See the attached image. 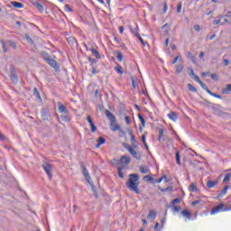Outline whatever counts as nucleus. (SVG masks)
<instances>
[{
	"label": "nucleus",
	"mask_w": 231,
	"mask_h": 231,
	"mask_svg": "<svg viewBox=\"0 0 231 231\" xmlns=\"http://www.w3.org/2000/svg\"><path fill=\"white\" fill-rule=\"evenodd\" d=\"M140 185V176L138 174H130L129 180L126 182V187L133 190L135 194H140V189H138V186Z\"/></svg>",
	"instance_id": "obj_1"
},
{
	"label": "nucleus",
	"mask_w": 231,
	"mask_h": 231,
	"mask_svg": "<svg viewBox=\"0 0 231 231\" xmlns=\"http://www.w3.org/2000/svg\"><path fill=\"white\" fill-rule=\"evenodd\" d=\"M42 59L45 60V62H47V64H49V66H51V68H54V69H59V64L55 60H53V58H51V56H50V54L48 53L43 54Z\"/></svg>",
	"instance_id": "obj_2"
},
{
	"label": "nucleus",
	"mask_w": 231,
	"mask_h": 231,
	"mask_svg": "<svg viewBox=\"0 0 231 231\" xmlns=\"http://www.w3.org/2000/svg\"><path fill=\"white\" fill-rule=\"evenodd\" d=\"M219 212H226L225 203H220L217 206L214 207L211 209L210 214L211 216H216V214H219Z\"/></svg>",
	"instance_id": "obj_3"
},
{
	"label": "nucleus",
	"mask_w": 231,
	"mask_h": 231,
	"mask_svg": "<svg viewBox=\"0 0 231 231\" xmlns=\"http://www.w3.org/2000/svg\"><path fill=\"white\" fill-rule=\"evenodd\" d=\"M120 163L127 165L128 163H131V158L127 156H122L121 161L116 159L112 161V165H120Z\"/></svg>",
	"instance_id": "obj_4"
},
{
	"label": "nucleus",
	"mask_w": 231,
	"mask_h": 231,
	"mask_svg": "<svg viewBox=\"0 0 231 231\" xmlns=\"http://www.w3.org/2000/svg\"><path fill=\"white\" fill-rule=\"evenodd\" d=\"M43 171L46 172L48 178L50 180H51L52 175H51V171H53V167L51 166V164L45 162L42 165Z\"/></svg>",
	"instance_id": "obj_5"
},
{
	"label": "nucleus",
	"mask_w": 231,
	"mask_h": 231,
	"mask_svg": "<svg viewBox=\"0 0 231 231\" xmlns=\"http://www.w3.org/2000/svg\"><path fill=\"white\" fill-rule=\"evenodd\" d=\"M127 151L133 155L134 158H135V160H141L142 157L138 154L133 146H128Z\"/></svg>",
	"instance_id": "obj_6"
},
{
	"label": "nucleus",
	"mask_w": 231,
	"mask_h": 231,
	"mask_svg": "<svg viewBox=\"0 0 231 231\" xmlns=\"http://www.w3.org/2000/svg\"><path fill=\"white\" fill-rule=\"evenodd\" d=\"M81 169H82V172H83V175H84L85 179L87 180V181H88V183H90V181H91V176H89V171H88V169L86 168V165L81 164Z\"/></svg>",
	"instance_id": "obj_7"
},
{
	"label": "nucleus",
	"mask_w": 231,
	"mask_h": 231,
	"mask_svg": "<svg viewBox=\"0 0 231 231\" xmlns=\"http://www.w3.org/2000/svg\"><path fill=\"white\" fill-rule=\"evenodd\" d=\"M57 106H58L59 112L61 113V115H68L69 113L66 106L62 105V103L58 102Z\"/></svg>",
	"instance_id": "obj_8"
},
{
	"label": "nucleus",
	"mask_w": 231,
	"mask_h": 231,
	"mask_svg": "<svg viewBox=\"0 0 231 231\" xmlns=\"http://www.w3.org/2000/svg\"><path fill=\"white\" fill-rule=\"evenodd\" d=\"M105 115L106 118H108V120L111 122V124H115V122H116V117L115 115L111 114L109 110H106Z\"/></svg>",
	"instance_id": "obj_9"
},
{
	"label": "nucleus",
	"mask_w": 231,
	"mask_h": 231,
	"mask_svg": "<svg viewBox=\"0 0 231 231\" xmlns=\"http://www.w3.org/2000/svg\"><path fill=\"white\" fill-rule=\"evenodd\" d=\"M180 215L186 218V220L188 219V221H190V217H192V214L190 213V211H189V209H184L180 212Z\"/></svg>",
	"instance_id": "obj_10"
},
{
	"label": "nucleus",
	"mask_w": 231,
	"mask_h": 231,
	"mask_svg": "<svg viewBox=\"0 0 231 231\" xmlns=\"http://www.w3.org/2000/svg\"><path fill=\"white\" fill-rule=\"evenodd\" d=\"M147 217H148V219H151L152 221H154V219H156V211H154L152 209H150Z\"/></svg>",
	"instance_id": "obj_11"
},
{
	"label": "nucleus",
	"mask_w": 231,
	"mask_h": 231,
	"mask_svg": "<svg viewBox=\"0 0 231 231\" xmlns=\"http://www.w3.org/2000/svg\"><path fill=\"white\" fill-rule=\"evenodd\" d=\"M129 28L134 35L136 37V33H138V25L134 23V25H129Z\"/></svg>",
	"instance_id": "obj_12"
},
{
	"label": "nucleus",
	"mask_w": 231,
	"mask_h": 231,
	"mask_svg": "<svg viewBox=\"0 0 231 231\" xmlns=\"http://www.w3.org/2000/svg\"><path fill=\"white\" fill-rule=\"evenodd\" d=\"M61 122H70L71 121V116L68 114H62L60 116Z\"/></svg>",
	"instance_id": "obj_13"
},
{
	"label": "nucleus",
	"mask_w": 231,
	"mask_h": 231,
	"mask_svg": "<svg viewBox=\"0 0 231 231\" xmlns=\"http://www.w3.org/2000/svg\"><path fill=\"white\" fill-rule=\"evenodd\" d=\"M168 118H170V120H172V122H176V120H178V115L175 114V112H171L170 114H168Z\"/></svg>",
	"instance_id": "obj_14"
},
{
	"label": "nucleus",
	"mask_w": 231,
	"mask_h": 231,
	"mask_svg": "<svg viewBox=\"0 0 231 231\" xmlns=\"http://www.w3.org/2000/svg\"><path fill=\"white\" fill-rule=\"evenodd\" d=\"M110 129L111 131H120L121 127H120V125H116L115 123H111L110 125Z\"/></svg>",
	"instance_id": "obj_15"
},
{
	"label": "nucleus",
	"mask_w": 231,
	"mask_h": 231,
	"mask_svg": "<svg viewBox=\"0 0 231 231\" xmlns=\"http://www.w3.org/2000/svg\"><path fill=\"white\" fill-rule=\"evenodd\" d=\"M231 91V84H227L225 88H223L222 93L224 95H228Z\"/></svg>",
	"instance_id": "obj_16"
},
{
	"label": "nucleus",
	"mask_w": 231,
	"mask_h": 231,
	"mask_svg": "<svg viewBox=\"0 0 231 231\" xmlns=\"http://www.w3.org/2000/svg\"><path fill=\"white\" fill-rule=\"evenodd\" d=\"M139 171L141 174H147L149 172V168L147 166H140Z\"/></svg>",
	"instance_id": "obj_17"
},
{
	"label": "nucleus",
	"mask_w": 231,
	"mask_h": 231,
	"mask_svg": "<svg viewBox=\"0 0 231 231\" xmlns=\"http://www.w3.org/2000/svg\"><path fill=\"white\" fill-rule=\"evenodd\" d=\"M175 160L177 162V165H179V167H180L181 166V159L180 157V152H176Z\"/></svg>",
	"instance_id": "obj_18"
},
{
	"label": "nucleus",
	"mask_w": 231,
	"mask_h": 231,
	"mask_svg": "<svg viewBox=\"0 0 231 231\" xmlns=\"http://www.w3.org/2000/svg\"><path fill=\"white\" fill-rule=\"evenodd\" d=\"M189 192H197V191H198V187H196V184L191 183V184L189 186Z\"/></svg>",
	"instance_id": "obj_19"
},
{
	"label": "nucleus",
	"mask_w": 231,
	"mask_h": 231,
	"mask_svg": "<svg viewBox=\"0 0 231 231\" xmlns=\"http://www.w3.org/2000/svg\"><path fill=\"white\" fill-rule=\"evenodd\" d=\"M216 181L213 180H208L207 182V187L208 189H214V187H216Z\"/></svg>",
	"instance_id": "obj_20"
},
{
	"label": "nucleus",
	"mask_w": 231,
	"mask_h": 231,
	"mask_svg": "<svg viewBox=\"0 0 231 231\" xmlns=\"http://www.w3.org/2000/svg\"><path fill=\"white\" fill-rule=\"evenodd\" d=\"M104 143H106V139L104 137H99L97 139V147H99L101 145H104Z\"/></svg>",
	"instance_id": "obj_21"
},
{
	"label": "nucleus",
	"mask_w": 231,
	"mask_h": 231,
	"mask_svg": "<svg viewBox=\"0 0 231 231\" xmlns=\"http://www.w3.org/2000/svg\"><path fill=\"white\" fill-rule=\"evenodd\" d=\"M165 181V183H169V180L167 179L166 175H163L162 178L158 179L155 183H162V181Z\"/></svg>",
	"instance_id": "obj_22"
},
{
	"label": "nucleus",
	"mask_w": 231,
	"mask_h": 231,
	"mask_svg": "<svg viewBox=\"0 0 231 231\" xmlns=\"http://www.w3.org/2000/svg\"><path fill=\"white\" fill-rule=\"evenodd\" d=\"M91 53L96 57V59H100V53L97 52V51L94 48L91 49Z\"/></svg>",
	"instance_id": "obj_23"
},
{
	"label": "nucleus",
	"mask_w": 231,
	"mask_h": 231,
	"mask_svg": "<svg viewBox=\"0 0 231 231\" xmlns=\"http://www.w3.org/2000/svg\"><path fill=\"white\" fill-rule=\"evenodd\" d=\"M145 136H147V134H143L141 137V140H142L144 147H146V149H149V145H147V142L145 141Z\"/></svg>",
	"instance_id": "obj_24"
},
{
	"label": "nucleus",
	"mask_w": 231,
	"mask_h": 231,
	"mask_svg": "<svg viewBox=\"0 0 231 231\" xmlns=\"http://www.w3.org/2000/svg\"><path fill=\"white\" fill-rule=\"evenodd\" d=\"M12 5L14 8H23L24 5L19 2H12Z\"/></svg>",
	"instance_id": "obj_25"
},
{
	"label": "nucleus",
	"mask_w": 231,
	"mask_h": 231,
	"mask_svg": "<svg viewBox=\"0 0 231 231\" xmlns=\"http://www.w3.org/2000/svg\"><path fill=\"white\" fill-rule=\"evenodd\" d=\"M24 38H25V40L27 41V42H28L29 44L33 45V40L32 39V37H30V35L25 34V35H24Z\"/></svg>",
	"instance_id": "obj_26"
},
{
	"label": "nucleus",
	"mask_w": 231,
	"mask_h": 231,
	"mask_svg": "<svg viewBox=\"0 0 231 231\" xmlns=\"http://www.w3.org/2000/svg\"><path fill=\"white\" fill-rule=\"evenodd\" d=\"M34 6H36V8L40 11V12H44V6H42V5L39 4V3H35Z\"/></svg>",
	"instance_id": "obj_27"
},
{
	"label": "nucleus",
	"mask_w": 231,
	"mask_h": 231,
	"mask_svg": "<svg viewBox=\"0 0 231 231\" xmlns=\"http://www.w3.org/2000/svg\"><path fill=\"white\" fill-rule=\"evenodd\" d=\"M188 89H189L192 93H196L198 91V89L190 83L188 84Z\"/></svg>",
	"instance_id": "obj_28"
},
{
	"label": "nucleus",
	"mask_w": 231,
	"mask_h": 231,
	"mask_svg": "<svg viewBox=\"0 0 231 231\" xmlns=\"http://www.w3.org/2000/svg\"><path fill=\"white\" fill-rule=\"evenodd\" d=\"M183 71V65H177L176 66V73L180 74Z\"/></svg>",
	"instance_id": "obj_29"
},
{
	"label": "nucleus",
	"mask_w": 231,
	"mask_h": 231,
	"mask_svg": "<svg viewBox=\"0 0 231 231\" xmlns=\"http://www.w3.org/2000/svg\"><path fill=\"white\" fill-rule=\"evenodd\" d=\"M162 138H163V129L160 128L159 129V138H158V142H162Z\"/></svg>",
	"instance_id": "obj_30"
},
{
	"label": "nucleus",
	"mask_w": 231,
	"mask_h": 231,
	"mask_svg": "<svg viewBox=\"0 0 231 231\" xmlns=\"http://www.w3.org/2000/svg\"><path fill=\"white\" fill-rule=\"evenodd\" d=\"M8 46H10L13 50H15V48H17V45L15 44V42L9 41L7 42Z\"/></svg>",
	"instance_id": "obj_31"
},
{
	"label": "nucleus",
	"mask_w": 231,
	"mask_h": 231,
	"mask_svg": "<svg viewBox=\"0 0 231 231\" xmlns=\"http://www.w3.org/2000/svg\"><path fill=\"white\" fill-rule=\"evenodd\" d=\"M1 44H2L4 53H6V51H8V49L6 48V42H5L4 41H1Z\"/></svg>",
	"instance_id": "obj_32"
},
{
	"label": "nucleus",
	"mask_w": 231,
	"mask_h": 231,
	"mask_svg": "<svg viewBox=\"0 0 231 231\" xmlns=\"http://www.w3.org/2000/svg\"><path fill=\"white\" fill-rule=\"evenodd\" d=\"M199 86L204 89L205 91H208V87H207V84L203 83V81H200Z\"/></svg>",
	"instance_id": "obj_33"
},
{
	"label": "nucleus",
	"mask_w": 231,
	"mask_h": 231,
	"mask_svg": "<svg viewBox=\"0 0 231 231\" xmlns=\"http://www.w3.org/2000/svg\"><path fill=\"white\" fill-rule=\"evenodd\" d=\"M115 69H116V72L119 73V75L124 74V71H122V67L121 66L115 67Z\"/></svg>",
	"instance_id": "obj_34"
},
{
	"label": "nucleus",
	"mask_w": 231,
	"mask_h": 231,
	"mask_svg": "<svg viewBox=\"0 0 231 231\" xmlns=\"http://www.w3.org/2000/svg\"><path fill=\"white\" fill-rule=\"evenodd\" d=\"M135 37H137L140 42H142L143 46H145V42H143V39L142 38V36H140V33H136Z\"/></svg>",
	"instance_id": "obj_35"
},
{
	"label": "nucleus",
	"mask_w": 231,
	"mask_h": 231,
	"mask_svg": "<svg viewBox=\"0 0 231 231\" xmlns=\"http://www.w3.org/2000/svg\"><path fill=\"white\" fill-rule=\"evenodd\" d=\"M11 79L13 80V82H17L18 80L17 75L15 73H12Z\"/></svg>",
	"instance_id": "obj_36"
},
{
	"label": "nucleus",
	"mask_w": 231,
	"mask_h": 231,
	"mask_svg": "<svg viewBox=\"0 0 231 231\" xmlns=\"http://www.w3.org/2000/svg\"><path fill=\"white\" fill-rule=\"evenodd\" d=\"M67 41L69 44H73L74 42H77V40L73 37L67 38Z\"/></svg>",
	"instance_id": "obj_37"
},
{
	"label": "nucleus",
	"mask_w": 231,
	"mask_h": 231,
	"mask_svg": "<svg viewBox=\"0 0 231 231\" xmlns=\"http://www.w3.org/2000/svg\"><path fill=\"white\" fill-rule=\"evenodd\" d=\"M230 173H227L226 176H225V178H224V180H223V182L224 183H226V181H230Z\"/></svg>",
	"instance_id": "obj_38"
},
{
	"label": "nucleus",
	"mask_w": 231,
	"mask_h": 231,
	"mask_svg": "<svg viewBox=\"0 0 231 231\" xmlns=\"http://www.w3.org/2000/svg\"><path fill=\"white\" fill-rule=\"evenodd\" d=\"M228 189H230V187L226 186L223 190L221 191L222 196H225V194H226V192H228Z\"/></svg>",
	"instance_id": "obj_39"
},
{
	"label": "nucleus",
	"mask_w": 231,
	"mask_h": 231,
	"mask_svg": "<svg viewBox=\"0 0 231 231\" xmlns=\"http://www.w3.org/2000/svg\"><path fill=\"white\" fill-rule=\"evenodd\" d=\"M201 203V199H197L191 202L192 207H196V205H199Z\"/></svg>",
	"instance_id": "obj_40"
},
{
	"label": "nucleus",
	"mask_w": 231,
	"mask_h": 231,
	"mask_svg": "<svg viewBox=\"0 0 231 231\" xmlns=\"http://www.w3.org/2000/svg\"><path fill=\"white\" fill-rule=\"evenodd\" d=\"M90 127H91V132L92 133H96L97 132V126L95 125L94 123L90 124Z\"/></svg>",
	"instance_id": "obj_41"
},
{
	"label": "nucleus",
	"mask_w": 231,
	"mask_h": 231,
	"mask_svg": "<svg viewBox=\"0 0 231 231\" xmlns=\"http://www.w3.org/2000/svg\"><path fill=\"white\" fill-rule=\"evenodd\" d=\"M125 123L127 124V125H131V117L129 116H126L125 117Z\"/></svg>",
	"instance_id": "obj_42"
},
{
	"label": "nucleus",
	"mask_w": 231,
	"mask_h": 231,
	"mask_svg": "<svg viewBox=\"0 0 231 231\" xmlns=\"http://www.w3.org/2000/svg\"><path fill=\"white\" fill-rule=\"evenodd\" d=\"M143 180L146 181H152V177L151 175H146L143 177Z\"/></svg>",
	"instance_id": "obj_43"
},
{
	"label": "nucleus",
	"mask_w": 231,
	"mask_h": 231,
	"mask_svg": "<svg viewBox=\"0 0 231 231\" xmlns=\"http://www.w3.org/2000/svg\"><path fill=\"white\" fill-rule=\"evenodd\" d=\"M177 14H181V2L177 5Z\"/></svg>",
	"instance_id": "obj_44"
},
{
	"label": "nucleus",
	"mask_w": 231,
	"mask_h": 231,
	"mask_svg": "<svg viewBox=\"0 0 231 231\" xmlns=\"http://www.w3.org/2000/svg\"><path fill=\"white\" fill-rule=\"evenodd\" d=\"M122 57H123L122 52H117L116 59L117 60H119V62H122Z\"/></svg>",
	"instance_id": "obj_45"
},
{
	"label": "nucleus",
	"mask_w": 231,
	"mask_h": 231,
	"mask_svg": "<svg viewBox=\"0 0 231 231\" xmlns=\"http://www.w3.org/2000/svg\"><path fill=\"white\" fill-rule=\"evenodd\" d=\"M188 73L189 75V77H193L195 74H194V69H192V68H189L188 69Z\"/></svg>",
	"instance_id": "obj_46"
},
{
	"label": "nucleus",
	"mask_w": 231,
	"mask_h": 231,
	"mask_svg": "<svg viewBox=\"0 0 231 231\" xmlns=\"http://www.w3.org/2000/svg\"><path fill=\"white\" fill-rule=\"evenodd\" d=\"M192 79H194V80L197 81L198 84H199L201 82V79H199V77L196 76V74L192 77Z\"/></svg>",
	"instance_id": "obj_47"
},
{
	"label": "nucleus",
	"mask_w": 231,
	"mask_h": 231,
	"mask_svg": "<svg viewBox=\"0 0 231 231\" xmlns=\"http://www.w3.org/2000/svg\"><path fill=\"white\" fill-rule=\"evenodd\" d=\"M64 10H65V12H71V7L69 6V5H66L64 6Z\"/></svg>",
	"instance_id": "obj_48"
},
{
	"label": "nucleus",
	"mask_w": 231,
	"mask_h": 231,
	"mask_svg": "<svg viewBox=\"0 0 231 231\" xmlns=\"http://www.w3.org/2000/svg\"><path fill=\"white\" fill-rule=\"evenodd\" d=\"M193 28H194L195 32H199V30H201V27L199 24L194 25Z\"/></svg>",
	"instance_id": "obj_49"
},
{
	"label": "nucleus",
	"mask_w": 231,
	"mask_h": 231,
	"mask_svg": "<svg viewBox=\"0 0 231 231\" xmlns=\"http://www.w3.org/2000/svg\"><path fill=\"white\" fill-rule=\"evenodd\" d=\"M118 176L119 178H124V172H122V169H118Z\"/></svg>",
	"instance_id": "obj_50"
},
{
	"label": "nucleus",
	"mask_w": 231,
	"mask_h": 231,
	"mask_svg": "<svg viewBox=\"0 0 231 231\" xmlns=\"http://www.w3.org/2000/svg\"><path fill=\"white\" fill-rule=\"evenodd\" d=\"M180 207L177 206V207H173L172 210H173V212H180Z\"/></svg>",
	"instance_id": "obj_51"
},
{
	"label": "nucleus",
	"mask_w": 231,
	"mask_h": 231,
	"mask_svg": "<svg viewBox=\"0 0 231 231\" xmlns=\"http://www.w3.org/2000/svg\"><path fill=\"white\" fill-rule=\"evenodd\" d=\"M87 120H88V124H90V125L93 124V119L91 118V116H88Z\"/></svg>",
	"instance_id": "obj_52"
},
{
	"label": "nucleus",
	"mask_w": 231,
	"mask_h": 231,
	"mask_svg": "<svg viewBox=\"0 0 231 231\" xmlns=\"http://www.w3.org/2000/svg\"><path fill=\"white\" fill-rule=\"evenodd\" d=\"M212 80H217V74H211Z\"/></svg>",
	"instance_id": "obj_53"
},
{
	"label": "nucleus",
	"mask_w": 231,
	"mask_h": 231,
	"mask_svg": "<svg viewBox=\"0 0 231 231\" xmlns=\"http://www.w3.org/2000/svg\"><path fill=\"white\" fill-rule=\"evenodd\" d=\"M180 199H175L171 201L172 205H175V203H180Z\"/></svg>",
	"instance_id": "obj_54"
},
{
	"label": "nucleus",
	"mask_w": 231,
	"mask_h": 231,
	"mask_svg": "<svg viewBox=\"0 0 231 231\" xmlns=\"http://www.w3.org/2000/svg\"><path fill=\"white\" fill-rule=\"evenodd\" d=\"M165 221H167V219L165 217L161 219L162 226H164Z\"/></svg>",
	"instance_id": "obj_55"
},
{
	"label": "nucleus",
	"mask_w": 231,
	"mask_h": 231,
	"mask_svg": "<svg viewBox=\"0 0 231 231\" xmlns=\"http://www.w3.org/2000/svg\"><path fill=\"white\" fill-rule=\"evenodd\" d=\"M219 23H221V20H214L213 21V24H215V26L219 24Z\"/></svg>",
	"instance_id": "obj_56"
},
{
	"label": "nucleus",
	"mask_w": 231,
	"mask_h": 231,
	"mask_svg": "<svg viewBox=\"0 0 231 231\" xmlns=\"http://www.w3.org/2000/svg\"><path fill=\"white\" fill-rule=\"evenodd\" d=\"M178 59H180L179 56L175 57L174 60H172V64H176V62H178Z\"/></svg>",
	"instance_id": "obj_57"
},
{
	"label": "nucleus",
	"mask_w": 231,
	"mask_h": 231,
	"mask_svg": "<svg viewBox=\"0 0 231 231\" xmlns=\"http://www.w3.org/2000/svg\"><path fill=\"white\" fill-rule=\"evenodd\" d=\"M167 10H168L167 3H164V7H163L164 14L167 12Z\"/></svg>",
	"instance_id": "obj_58"
},
{
	"label": "nucleus",
	"mask_w": 231,
	"mask_h": 231,
	"mask_svg": "<svg viewBox=\"0 0 231 231\" xmlns=\"http://www.w3.org/2000/svg\"><path fill=\"white\" fill-rule=\"evenodd\" d=\"M225 66H228L230 64V61L228 60H224Z\"/></svg>",
	"instance_id": "obj_59"
},
{
	"label": "nucleus",
	"mask_w": 231,
	"mask_h": 231,
	"mask_svg": "<svg viewBox=\"0 0 231 231\" xmlns=\"http://www.w3.org/2000/svg\"><path fill=\"white\" fill-rule=\"evenodd\" d=\"M231 210V206H226V212H228Z\"/></svg>",
	"instance_id": "obj_60"
},
{
	"label": "nucleus",
	"mask_w": 231,
	"mask_h": 231,
	"mask_svg": "<svg viewBox=\"0 0 231 231\" xmlns=\"http://www.w3.org/2000/svg\"><path fill=\"white\" fill-rule=\"evenodd\" d=\"M119 32L120 33H124V26H120L119 27Z\"/></svg>",
	"instance_id": "obj_61"
},
{
	"label": "nucleus",
	"mask_w": 231,
	"mask_h": 231,
	"mask_svg": "<svg viewBox=\"0 0 231 231\" xmlns=\"http://www.w3.org/2000/svg\"><path fill=\"white\" fill-rule=\"evenodd\" d=\"M213 97H214L215 98H221V96H219V95H217V94H216V93L213 94Z\"/></svg>",
	"instance_id": "obj_62"
},
{
	"label": "nucleus",
	"mask_w": 231,
	"mask_h": 231,
	"mask_svg": "<svg viewBox=\"0 0 231 231\" xmlns=\"http://www.w3.org/2000/svg\"><path fill=\"white\" fill-rule=\"evenodd\" d=\"M140 122H141L143 127H145V119H143Z\"/></svg>",
	"instance_id": "obj_63"
},
{
	"label": "nucleus",
	"mask_w": 231,
	"mask_h": 231,
	"mask_svg": "<svg viewBox=\"0 0 231 231\" xmlns=\"http://www.w3.org/2000/svg\"><path fill=\"white\" fill-rule=\"evenodd\" d=\"M226 17H231V11H228L226 14Z\"/></svg>",
	"instance_id": "obj_64"
}]
</instances>
